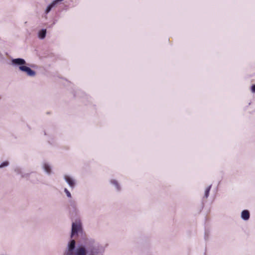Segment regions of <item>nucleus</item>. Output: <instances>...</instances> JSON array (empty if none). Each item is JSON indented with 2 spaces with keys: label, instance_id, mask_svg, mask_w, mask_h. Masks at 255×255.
<instances>
[{
  "label": "nucleus",
  "instance_id": "obj_2",
  "mask_svg": "<svg viewBox=\"0 0 255 255\" xmlns=\"http://www.w3.org/2000/svg\"><path fill=\"white\" fill-rule=\"evenodd\" d=\"M11 65L14 68H17L20 71L25 73L29 77H34L36 75L35 71L28 67V64L23 58L11 59Z\"/></svg>",
  "mask_w": 255,
  "mask_h": 255
},
{
  "label": "nucleus",
  "instance_id": "obj_4",
  "mask_svg": "<svg viewBox=\"0 0 255 255\" xmlns=\"http://www.w3.org/2000/svg\"><path fill=\"white\" fill-rule=\"evenodd\" d=\"M64 179L68 184L71 189H73L75 187L76 180L74 178L68 175H64Z\"/></svg>",
  "mask_w": 255,
  "mask_h": 255
},
{
  "label": "nucleus",
  "instance_id": "obj_9",
  "mask_svg": "<svg viewBox=\"0 0 255 255\" xmlns=\"http://www.w3.org/2000/svg\"><path fill=\"white\" fill-rule=\"evenodd\" d=\"M111 183L115 186V188L118 191H120L121 189L120 186L118 182V181L116 180L112 179L111 180Z\"/></svg>",
  "mask_w": 255,
  "mask_h": 255
},
{
  "label": "nucleus",
  "instance_id": "obj_11",
  "mask_svg": "<svg viewBox=\"0 0 255 255\" xmlns=\"http://www.w3.org/2000/svg\"><path fill=\"white\" fill-rule=\"evenodd\" d=\"M69 204L71 207H72L73 209H76L77 204L76 201L74 200H70L69 201Z\"/></svg>",
  "mask_w": 255,
  "mask_h": 255
},
{
  "label": "nucleus",
  "instance_id": "obj_12",
  "mask_svg": "<svg viewBox=\"0 0 255 255\" xmlns=\"http://www.w3.org/2000/svg\"><path fill=\"white\" fill-rule=\"evenodd\" d=\"M8 165L9 162L8 161H5L0 164V168L7 166Z\"/></svg>",
  "mask_w": 255,
  "mask_h": 255
},
{
  "label": "nucleus",
  "instance_id": "obj_14",
  "mask_svg": "<svg viewBox=\"0 0 255 255\" xmlns=\"http://www.w3.org/2000/svg\"><path fill=\"white\" fill-rule=\"evenodd\" d=\"M251 90L252 93H255V84H253L251 86Z\"/></svg>",
  "mask_w": 255,
  "mask_h": 255
},
{
  "label": "nucleus",
  "instance_id": "obj_1",
  "mask_svg": "<svg viewBox=\"0 0 255 255\" xmlns=\"http://www.w3.org/2000/svg\"><path fill=\"white\" fill-rule=\"evenodd\" d=\"M99 246L93 239H86L83 244L76 247L74 239L70 240L63 255H96L100 251Z\"/></svg>",
  "mask_w": 255,
  "mask_h": 255
},
{
  "label": "nucleus",
  "instance_id": "obj_3",
  "mask_svg": "<svg viewBox=\"0 0 255 255\" xmlns=\"http://www.w3.org/2000/svg\"><path fill=\"white\" fill-rule=\"evenodd\" d=\"M82 232V227L81 224L80 223L73 222L72 224L71 233L70 235L71 239L74 237L75 235L78 234Z\"/></svg>",
  "mask_w": 255,
  "mask_h": 255
},
{
  "label": "nucleus",
  "instance_id": "obj_7",
  "mask_svg": "<svg viewBox=\"0 0 255 255\" xmlns=\"http://www.w3.org/2000/svg\"><path fill=\"white\" fill-rule=\"evenodd\" d=\"M47 31L46 29H42L38 32V37L40 39H43L45 38Z\"/></svg>",
  "mask_w": 255,
  "mask_h": 255
},
{
  "label": "nucleus",
  "instance_id": "obj_5",
  "mask_svg": "<svg viewBox=\"0 0 255 255\" xmlns=\"http://www.w3.org/2000/svg\"><path fill=\"white\" fill-rule=\"evenodd\" d=\"M42 167L44 171L48 175H50L52 173V168L51 165L47 162H43Z\"/></svg>",
  "mask_w": 255,
  "mask_h": 255
},
{
  "label": "nucleus",
  "instance_id": "obj_10",
  "mask_svg": "<svg viewBox=\"0 0 255 255\" xmlns=\"http://www.w3.org/2000/svg\"><path fill=\"white\" fill-rule=\"evenodd\" d=\"M211 187L212 185H209L205 191L204 197H205L206 198H207L209 196V192L211 188Z\"/></svg>",
  "mask_w": 255,
  "mask_h": 255
},
{
  "label": "nucleus",
  "instance_id": "obj_6",
  "mask_svg": "<svg viewBox=\"0 0 255 255\" xmlns=\"http://www.w3.org/2000/svg\"><path fill=\"white\" fill-rule=\"evenodd\" d=\"M250 217V213L249 210H244L241 212V218L244 221H248Z\"/></svg>",
  "mask_w": 255,
  "mask_h": 255
},
{
  "label": "nucleus",
  "instance_id": "obj_13",
  "mask_svg": "<svg viewBox=\"0 0 255 255\" xmlns=\"http://www.w3.org/2000/svg\"><path fill=\"white\" fill-rule=\"evenodd\" d=\"M64 191L68 197L71 198V197H72L71 194L70 192H69V191L67 188H65L64 190Z\"/></svg>",
  "mask_w": 255,
  "mask_h": 255
},
{
  "label": "nucleus",
  "instance_id": "obj_8",
  "mask_svg": "<svg viewBox=\"0 0 255 255\" xmlns=\"http://www.w3.org/2000/svg\"><path fill=\"white\" fill-rule=\"evenodd\" d=\"M14 172L17 174H20L21 175V177L22 178H24V177H27L28 176V174H23L22 173V172L21 171V169L18 167H16L14 169Z\"/></svg>",
  "mask_w": 255,
  "mask_h": 255
}]
</instances>
